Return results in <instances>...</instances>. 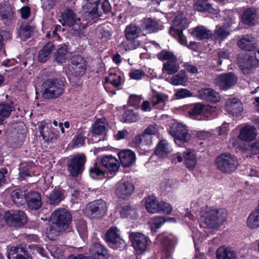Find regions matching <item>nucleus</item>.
<instances>
[{
    "label": "nucleus",
    "instance_id": "1",
    "mask_svg": "<svg viewBox=\"0 0 259 259\" xmlns=\"http://www.w3.org/2000/svg\"><path fill=\"white\" fill-rule=\"evenodd\" d=\"M227 215V211L224 208L211 209L205 206L200 212V226L217 229L226 220Z\"/></svg>",
    "mask_w": 259,
    "mask_h": 259
},
{
    "label": "nucleus",
    "instance_id": "2",
    "mask_svg": "<svg viewBox=\"0 0 259 259\" xmlns=\"http://www.w3.org/2000/svg\"><path fill=\"white\" fill-rule=\"evenodd\" d=\"M42 85L45 89L42 96L46 99L58 98L64 91L63 83L58 78H48L43 82Z\"/></svg>",
    "mask_w": 259,
    "mask_h": 259
},
{
    "label": "nucleus",
    "instance_id": "3",
    "mask_svg": "<svg viewBox=\"0 0 259 259\" xmlns=\"http://www.w3.org/2000/svg\"><path fill=\"white\" fill-rule=\"evenodd\" d=\"M86 161L84 154H77L67 157L66 166L69 176L76 178L81 175L84 170Z\"/></svg>",
    "mask_w": 259,
    "mask_h": 259
},
{
    "label": "nucleus",
    "instance_id": "4",
    "mask_svg": "<svg viewBox=\"0 0 259 259\" xmlns=\"http://www.w3.org/2000/svg\"><path fill=\"white\" fill-rule=\"evenodd\" d=\"M215 161L217 169L223 173H231L238 166L237 158L227 152L219 155Z\"/></svg>",
    "mask_w": 259,
    "mask_h": 259
},
{
    "label": "nucleus",
    "instance_id": "5",
    "mask_svg": "<svg viewBox=\"0 0 259 259\" xmlns=\"http://www.w3.org/2000/svg\"><path fill=\"white\" fill-rule=\"evenodd\" d=\"M237 63L244 74L250 73L252 67L259 65V49L254 55L246 53L239 54Z\"/></svg>",
    "mask_w": 259,
    "mask_h": 259
},
{
    "label": "nucleus",
    "instance_id": "6",
    "mask_svg": "<svg viewBox=\"0 0 259 259\" xmlns=\"http://www.w3.org/2000/svg\"><path fill=\"white\" fill-rule=\"evenodd\" d=\"M187 126L181 123H174L169 127V133L174 138L175 142L179 146L188 142L191 139V135L188 133Z\"/></svg>",
    "mask_w": 259,
    "mask_h": 259
},
{
    "label": "nucleus",
    "instance_id": "7",
    "mask_svg": "<svg viewBox=\"0 0 259 259\" xmlns=\"http://www.w3.org/2000/svg\"><path fill=\"white\" fill-rule=\"evenodd\" d=\"M145 207L148 212L152 213L169 214L172 210L169 203L163 201H158L154 196H149L146 198Z\"/></svg>",
    "mask_w": 259,
    "mask_h": 259
},
{
    "label": "nucleus",
    "instance_id": "8",
    "mask_svg": "<svg viewBox=\"0 0 259 259\" xmlns=\"http://www.w3.org/2000/svg\"><path fill=\"white\" fill-rule=\"evenodd\" d=\"M118 232L116 227H111L105 234V240L110 248L121 251L126 247V243L121 238Z\"/></svg>",
    "mask_w": 259,
    "mask_h": 259
},
{
    "label": "nucleus",
    "instance_id": "9",
    "mask_svg": "<svg viewBox=\"0 0 259 259\" xmlns=\"http://www.w3.org/2000/svg\"><path fill=\"white\" fill-rule=\"evenodd\" d=\"M38 130L42 139L47 143H53L59 137L58 130L52 127L51 121L43 120L39 122Z\"/></svg>",
    "mask_w": 259,
    "mask_h": 259
},
{
    "label": "nucleus",
    "instance_id": "10",
    "mask_svg": "<svg viewBox=\"0 0 259 259\" xmlns=\"http://www.w3.org/2000/svg\"><path fill=\"white\" fill-rule=\"evenodd\" d=\"M106 202L102 199H97L89 202L87 205L86 210L92 218L100 219L107 212Z\"/></svg>",
    "mask_w": 259,
    "mask_h": 259
},
{
    "label": "nucleus",
    "instance_id": "11",
    "mask_svg": "<svg viewBox=\"0 0 259 259\" xmlns=\"http://www.w3.org/2000/svg\"><path fill=\"white\" fill-rule=\"evenodd\" d=\"M52 217L54 220L53 223L63 230V231L69 228L72 220V215L66 209H59L55 210L52 214Z\"/></svg>",
    "mask_w": 259,
    "mask_h": 259
},
{
    "label": "nucleus",
    "instance_id": "12",
    "mask_svg": "<svg viewBox=\"0 0 259 259\" xmlns=\"http://www.w3.org/2000/svg\"><path fill=\"white\" fill-rule=\"evenodd\" d=\"M5 221L11 226H22L27 222V217L25 213L22 210H10L6 211L4 214Z\"/></svg>",
    "mask_w": 259,
    "mask_h": 259
},
{
    "label": "nucleus",
    "instance_id": "13",
    "mask_svg": "<svg viewBox=\"0 0 259 259\" xmlns=\"http://www.w3.org/2000/svg\"><path fill=\"white\" fill-rule=\"evenodd\" d=\"M132 246L138 254H141L145 252L150 242L148 236L140 232H136L131 236Z\"/></svg>",
    "mask_w": 259,
    "mask_h": 259
},
{
    "label": "nucleus",
    "instance_id": "14",
    "mask_svg": "<svg viewBox=\"0 0 259 259\" xmlns=\"http://www.w3.org/2000/svg\"><path fill=\"white\" fill-rule=\"evenodd\" d=\"M237 76L232 72L218 75L214 79L215 85L223 90L230 89L237 83Z\"/></svg>",
    "mask_w": 259,
    "mask_h": 259
},
{
    "label": "nucleus",
    "instance_id": "15",
    "mask_svg": "<svg viewBox=\"0 0 259 259\" xmlns=\"http://www.w3.org/2000/svg\"><path fill=\"white\" fill-rule=\"evenodd\" d=\"M64 23L68 26H74L76 30H81L84 29L87 24L82 23L80 18H76L74 12L70 9H66L62 14Z\"/></svg>",
    "mask_w": 259,
    "mask_h": 259
},
{
    "label": "nucleus",
    "instance_id": "16",
    "mask_svg": "<svg viewBox=\"0 0 259 259\" xmlns=\"http://www.w3.org/2000/svg\"><path fill=\"white\" fill-rule=\"evenodd\" d=\"M141 28L147 33H156L163 29V25L159 19L151 17L144 18L141 21Z\"/></svg>",
    "mask_w": 259,
    "mask_h": 259
},
{
    "label": "nucleus",
    "instance_id": "17",
    "mask_svg": "<svg viewBox=\"0 0 259 259\" xmlns=\"http://www.w3.org/2000/svg\"><path fill=\"white\" fill-rule=\"evenodd\" d=\"M25 199V203L30 210H37L42 206L41 194L36 191H27Z\"/></svg>",
    "mask_w": 259,
    "mask_h": 259
},
{
    "label": "nucleus",
    "instance_id": "18",
    "mask_svg": "<svg viewBox=\"0 0 259 259\" xmlns=\"http://www.w3.org/2000/svg\"><path fill=\"white\" fill-rule=\"evenodd\" d=\"M9 259H32L26 244L12 247L8 254Z\"/></svg>",
    "mask_w": 259,
    "mask_h": 259
},
{
    "label": "nucleus",
    "instance_id": "19",
    "mask_svg": "<svg viewBox=\"0 0 259 259\" xmlns=\"http://www.w3.org/2000/svg\"><path fill=\"white\" fill-rule=\"evenodd\" d=\"M102 165L108 170V175L112 178L118 171L119 168V163L117 159L112 155L103 156L101 159Z\"/></svg>",
    "mask_w": 259,
    "mask_h": 259
},
{
    "label": "nucleus",
    "instance_id": "20",
    "mask_svg": "<svg viewBox=\"0 0 259 259\" xmlns=\"http://www.w3.org/2000/svg\"><path fill=\"white\" fill-rule=\"evenodd\" d=\"M90 259H108L110 253L107 248L100 242L93 243L90 249Z\"/></svg>",
    "mask_w": 259,
    "mask_h": 259
},
{
    "label": "nucleus",
    "instance_id": "21",
    "mask_svg": "<svg viewBox=\"0 0 259 259\" xmlns=\"http://www.w3.org/2000/svg\"><path fill=\"white\" fill-rule=\"evenodd\" d=\"M135 190L134 185L131 182H124L119 184L115 189V194L119 198L128 199Z\"/></svg>",
    "mask_w": 259,
    "mask_h": 259
},
{
    "label": "nucleus",
    "instance_id": "22",
    "mask_svg": "<svg viewBox=\"0 0 259 259\" xmlns=\"http://www.w3.org/2000/svg\"><path fill=\"white\" fill-rule=\"evenodd\" d=\"M117 154L121 165L123 167H130L136 162L135 153L130 149L121 150Z\"/></svg>",
    "mask_w": 259,
    "mask_h": 259
},
{
    "label": "nucleus",
    "instance_id": "23",
    "mask_svg": "<svg viewBox=\"0 0 259 259\" xmlns=\"http://www.w3.org/2000/svg\"><path fill=\"white\" fill-rule=\"evenodd\" d=\"M226 110L234 116H238L243 111V105L236 98L229 99L226 101Z\"/></svg>",
    "mask_w": 259,
    "mask_h": 259
},
{
    "label": "nucleus",
    "instance_id": "24",
    "mask_svg": "<svg viewBox=\"0 0 259 259\" xmlns=\"http://www.w3.org/2000/svg\"><path fill=\"white\" fill-rule=\"evenodd\" d=\"M198 97L213 103H217L220 100L221 97L219 93L210 88L202 89L198 91Z\"/></svg>",
    "mask_w": 259,
    "mask_h": 259
},
{
    "label": "nucleus",
    "instance_id": "25",
    "mask_svg": "<svg viewBox=\"0 0 259 259\" xmlns=\"http://www.w3.org/2000/svg\"><path fill=\"white\" fill-rule=\"evenodd\" d=\"M65 190L61 187H56L49 194L48 202L53 205H58L65 198Z\"/></svg>",
    "mask_w": 259,
    "mask_h": 259
},
{
    "label": "nucleus",
    "instance_id": "26",
    "mask_svg": "<svg viewBox=\"0 0 259 259\" xmlns=\"http://www.w3.org/2000/svg\"><path fill=\"white\" fill-rule=\"evenodd\" d=\"M55 45L51 42L47 43L39 51L38 61L40 63H46L51 58V54L55 50Z\"/></svg>",
    "mask_w": 259,
    "mask_h": 259
},
{
    "label": "nucleus",
    "instance_id": "27",
    "mask_svg": "<svg viewBox=\"0 0 259 259\" xmlns=\"http://www.w3.org/2000/svg\"><path fill=\"white\" fill-rule=\"evenodd\" d=\"M82 11L84 15L89 18L94 19L100 16L98 11V3L95 2H87L83 7Z\"/></svg>",
    "mask_w": 259,
    "mask_h": 259
},
{
    "label": "nucleus",
    "instance_id": "28",
    "mask_svg": "<svg viewBox=\"0 0 259 259\" xmlns=\"http://www.w3.org/2000/svg\"><path fill=\"white\" fill-rule=\"evenodd\" d=\"M119 213L122 218L136 219L138 217L137 209L129 204H124L119 207Z\"/></svg>",
    "mask_w": 259,
    "mask_h": 259
},
{
    "label": "nucleus",
    "instance_id": "29",
    "mask_svg": "<svg viewBox=\"0 0 259 259\" xmlns=\"http://www.w3.org/2000/svg\"><path fill=\"white\" fill-rule=\"evenodd\" d=\"M26 193V191L18 188L11 192L10 197L15 204L20 206L25 204Z\"/></svg>",
    "mask_w": 259,
    "mask_h": 259
},
{
    "label": "nucleus",
    "instance_id": "30",
    "mask_svg": "<svg viewBox=\"0 0 259 259\" xmlns=\"http://www.w3.org/2000/svg\"><path fill=\"white\" fill-rule=\"evenodd\" d=\"M35 27L27 23H22L19 27L18 33L21 39L25 41L34 35Z\"/></svg>",
    "mask_w": 259,
    "mask_h": 259
},
{
    "label": "nucleus",
    "instance_id": "31",
    "mask_svg": "<svg viewBox=\"0 0 259 259\" xmlns=\"http://www.w3.org/2000/svg\"><path fill=\"white\" fill-rule=\"evenodd\" d=\"M242 21L246 25H254L256 22V11L254 8L245 10L242 14Z\"/></svg>",
    "mask_w": 259,
    "mask_h": 259
},
{
    "label": "nucleus",
    "instance_id": "32",
    "mask_svg": "<svg viewBox=\"0 0 259 259\" xmlns=\"http://www.w3.org/2000/svg\"><path fill=\"white\" fill-rule=\"evenodd\" d=\"M106 118H98L92 126V134L93 135H104L107 131L106 126Z\"/></svg>",
    "mask_w": 259,
    "mask_h": 259
},
{
    "label": "nucleus",
    "instance_id": "33",
    "mask_svg": "<svg viewBox=\"0 0 259 259\" xmlns=\"http://www.w3.org/2000/svg\"><path fill=\"white\" fill-rule=\"evenodd\" d=\"M15 107L13 102L5 103L0 104V124L7 118L11 112L15 110Z\"/></svg>",
    "mask_w": 259,
    "mask_h": 259
},
{
    "label": "nucleus",
    "instance_id": "34",
    "mask_svg": "<svg viewBox=\"0 0 259 259\" xmlns=\"http://www.w3.org/2000/svg\"><path fill=\"white\" fill-rule=\"evenodd\" d=\"M256 137L255 128L249 125L245 126L240 131L239 138L245 141L253 140Z\"/></svg>",
    "mask_w": 259,
    "mask_h": 259
},
{
    "label": "nucleus",
    "instance_id": "35",
    "mask_svg": "<svg viewBox=\"0 0 259 259\" xmlns=\"http://www.w3.org/2000/svg\"><path fill=\"white\" fill-rule=\"evenodd\" d=\"M89 174L92 178L98 180H103L107 177H110L108 175L107 171L101 169L97 162H95L90 167Z\"/></svg>",
    "mask_w": 259,
    "mask_h": 259
},
{
    "label": "nucleus",
    "instance_id": "36",
    "mask_svg": "<svg viewBox=\"0 0 259 259\" xmlns=\"http://www.w3.org/2000/svg\"><path fill=\"white\" fill-rule=\"evenodd\" d=\"M253 38L248 35L242 37L237 42L238 47L245 51H252L255 48Z\"/></svg>",
    "mask_w": 259,
    "mask_h": 259
},
{
    "label": "nucleus",
    "instance_id": "37",
    "mask_svg": "<svg viewBox=\"0 0 259 259\" xmlns=\"http://www.w3.org/2000/svg\"><path fill=\"white\" fill-rule=\"evenodd\" d=\"M69 51L66 45L60 47L54 54V60L58 64H63L66 62L68 57Z\"/></svg>",
    "mask_w": 259,
    "mask_h": 259
},
{
    "label": "nucleus",
    "instance_id": "38",
    "mask_svg": "<svg viewBox=\"0 0 259 259\" xmlns=\"http://www.w3.org/2000/svg\"><path fill=\"white\" fill-rule=\"evenodd\" d=\"M247 226L251 229L259 227V206L252 211L249 215L246 221Z\"/></svg>",
    "mask_w": 259,
    "mask_h": 259
},
{
    "label": "nucleus",
    "instance_id": "39",
    "mask_svg": "<svg viewBox=\"0 0 259 259\" xmlns=\"http://www.w3.org/2000/svg\"><path fill=\"white\" fill-rule=\"evenodd\" d=\"M217 259H237L235 252L229 248L222 246L216 252Z\"/></svg>",
    "mask_w": 259,
    "mask_h": 259
},
{
    "label": "nucleus",
    "instance_id": "40",
    "mask_svg": "<svg viewBox=\"0 0 259 259\" xmlns=\"http://www.w3.org/2000/svg\"><path fill=\"white\" fill-rule=\"evenodd\" d=\"M184 163L190 171L194 170V150L187 149L183 153Z\"/></svg>",
    "mask_w": 259,
    "mask_h": 259
},
{
    "label": "nucleus",
    "instance_id": "41",
    "mask_svg": "<svg viewBox=\"0 0 259 259\" xmlns=\"http://www.w3.org/2000/svg\"><path fill=\"white\" fill-rule=\"evenodd\" d=\"M170 152L168 144L165 140H160L155 150V154L160 157H165Z\"/></svg>",
    "mask_w": 259,
    "mask_h": 259
},
{
    "label": "nucleus",
    "instance_id": "42",
    "mask_svg": "<svg viewBox=\"0 0 259 259\" xmlns=\"http://www.w3.org/2000/svg\"><path fill=\"white\" fill-rule=\"evenodd\" d=\"M62 231H63V230L53 223L47 227L46 233L49 240H56Z\"/></svg>",
    "mask_w": 259,
    "mask_h": 259
},
{
    "label": "nucleus",
    "instance_id": "43",
    "mask_svg": "<svg viewBox=\"0 0 259 259\" xmlns=\"http://www.w3.org/2000/svg\"><path fill=\"white\" fill-rule=\"evenodd\" d=\"M125 37L126 39L130 41H134L136 38L139 36L140 33L137 26L134 24H131L127 25L124 30Z\"/></svg>",
    "mask_w": 259,
    "mask_h": 259
},
{
    "label": "nucleus",
    "instance_id": "44",
    "mask_svg": "<svg viewBox=\"0 0 259 259\" xmlns=\"http://www.w3.org/2000/svg\"><path fill=\"white\" fill-rule=\"evenodd\" d=\"M230 34V32L225 26H217L212 37L214 40H222L225 39Z\"/></svg>",
    "mask_w": 259,
    "mask_h": 259
},
{
    "label": "nucleus",
    "instance_id": "45",
    "mask_svg": "<svg viewBox=\"0 0 259 259\" xmlns=\"http://www.w3.org/2000/svg\"><path fill=\"white\" fill-rule=\"evenodd\" d=\"M157 240L165 250H170L174 246V239L165 235H159L157 237Z\"/></svg>",
    "mask_w": 259,
    "mask_h": 259
},
{
    "label": "nucleus",
    "instance_id": "46",
    "mask_svg": "<svg viewBox=\"0 0 259 259\" xmlns=\"http://www.w3.org/2000/svg\"><path fill=\"white\" fill-rule=\"evenodd\" d=\"M187 81V77L185 70H181L180 72L173 75L170 78V83L174 85H183Z\"/></svg>",
    "mask_w": 259,
    "mask_h": 259
},
{
    "label": "nucleus",
    "instance_id": "47",
    "mask_svg": "<svg viewBox=\"0 0 259 259\" xmlns=\"http://www.w3.org/2000/svg\"><path fill=\"white\" fill-rule=\"evenodd\" d=\"M211 35V32L203 26H198L195 27V36L199 39H208Z\"/></svg>",
    "mask_w": 259,
    "mask_h": 259
},
{
    "label": "nucleus",
    "instance_id": "48",
    "mask_svg": "<svg viewBox=\"0 0 259 259\" xmlns=\"http://www.w3.org/2000/svg\"><path fill=\"white\" fill-rule=\"evenodd\" d=\"M195 11L211 13L213 9L207 0H197L195 1Z\"/></svg>",
    "mask_w": 259,
    "mask_h": 259
},
{
    "label": "nucleus",
    "instance_id": "49",
    "mask_svg": "<svg viewBox=\"0 0 259 259\" xmlns=\"http://www.w3.org/2000/svg\"><path fill=\"white\" fill-rule=\"evenodd\" d=\"M139 118V115L135 113L133 109L125 111L122 115V121L126 123L136 122Z\"/></svg>",
    "mask_w": 259,
    "mask_h": 259
},
{
    "label": "nucleus",
    "instance_id": "50",
    "mask_svg": "<svg viewBox=\"0 0 259 259\" xmlns=\"http://www.w3.org/2000/svg\"><path fill=\"white\" fill-rule=\"evenodd\" d=\"M157 58L161 61L167 60V61L176 62L177 58L172 52L163 50L157 55Z\"/></svg>",
    "mask_w": 259,
    "mask_h": 259
},
{
    "label": "nucleus",
    "instance_id": "51",
    "mask_svg": "<svg viewBox=\"0 0 259 259\" xmlns=\"http://www.w3.org/2000/svg\"><path fill=\"white\" fill-rule=\"evenodd\" d=\"M176 62L167 61L163 63L162 70L165 71L168 75H173L179 69V65L176 63Z\"/></svg>",
    "mask_w": 259,
    "mask_h": 259
},
{
    "label": "nucleus",
    "instance_id": "52",
    "mask_svg": "<svg viewBox=\"0 0 259 259\" xmlns=\"http://www.w3.org/2000/svg\"><path fill=\"white\" fill-rule=\"evenodd\" d=\"M121 77L120 75L114 73H110L108 76L106 77L105 83H110L114 87H119L121 84Z\"/></svg>",
    "mask_w": 259,
    "mask_h": 259
},
{
    "label": "nucleus",
    "instance_id": "53",
    "mask_svg": "<svg viewBox=\"0 0 259 259\" xmlns=\"http://www.w3.org/2000/svg\"><path fill=\"white\" fill-rule=\"evenodd\" d=\"M208 109L207 106L200 103L195 104V120H201L204 119L205 112Z\"/></svg>",
    "mask_w": 259,
    "mask_h": 259
},
{
    "label": "nucleus",
    "instance_id": "54",
    "mask_svg": "<svg viewBox=\"0 0 259 259\" xmlns=\"http://www.w3.org/2000/svg\"><path fill=\"white\" fill-rule=\"evenodd\" d=\"M134 141L136 145L143 144L150 145L152 142V137L151 136L142 134L137 136L135 138Z\"/></svg>",
    "mask_w": 259,
    "mask_h": 259
},
{
    "label": "nucleus",
    "instance_id": "55",
    "mask_svg": "<svg viewBox=\"0 0 259 259\" xmlns=\"http://www.w3.org/2000/svg\"><path fill=\"white\" fill-rule=\"evenodd\" d=\"M167 98V96L162 93H156L154 95H152L151 102L153 106L161 103L164 104Z\"/></svg>",
    "mask_w": 259,
    "mask_h": 259
},
{
    "label": "nucleus",
    "instance_id": "56",
    "mask_svg": "<svg viewBox=\"0 0 259 259\" xmlns=\"http://www.w3.org/2000/svg\"><path fill=\"white\" fill-rule=\"evenodd\" d=\"M166 218L176 222L174 218L154 217L152 219V224L156 229H158L167 221Z\"/></svg>",
    "mask_w": 259,
    "mask_h": 259
},
{
    "label": "nucleus",
    "instance_id": "57",
    "mask_svg": "<svg viewBox=\"0 0 259 259\" xmlns=\"http://www.w3.org/2000/svg\"><path fill=\"white\" fill-rule=\"evenodd\" d=\"M75 227L80 236H83L87 232V224L83 219L77 220L75 223Z\"/></svg>",
    "mask_w": 259,
    "mask_h": 259
},
{
    "label": "nucleus",
    "instance_id": "58",
    "mask_svg": "<svg viewBox=\"0 0 259 259\" xmlns=\"http://www.w3.org/2000/svg\"><path fill=\"white\" fill-rule=\"evenodd\" d=\"M87 68V63L84 62L82 64H80L77 67L73 68V71L72 72V75L75 77H80L84 75L86 72Z\"/></svg>",
    "mask_w": 259,
    "mask_h": 259
},
{
    "label": "nucleus",
    "instance_id": "59",
    "mask_svg": "<svg viewBox=\"0 0 259 259\" xmlns=\"http://www.w3.org/2000/svg\"><path fill=\"white\" fill-rule=\"evenodd\" d=\"M9 177L8 169L7 167L0 168V188L8 183V178Z\"/></svg>",
    "mask_w": 259,
    "mask_h": 259
},
{
    "label": "nucleus",
    "instance_id": "60",
    "mask_svg": "<svg viewBox=\"0 0 259 259\" xmlns=\"http://www.w3.org/2000/svg\"><path fill=\"white\" fill-rule=\"evenodd\" d=\"M71 63L72 65V68H75V67H77V66L82 64V63H84L86 62V60L85 59L79 55H74L71 58Z\"/></svg>",
    "mask_w": 259,
    "mask_h": 259
},
{
    "label": "nucleus",
    "instance_id": "61",
    "mask_svg": "<svg viewBox=\"0 0 259 259\" xmlns=\"http://www.w3.org/2000/svg\"><path fill=\"white\" fill-rule=\"evenodd\" d=\"M182 110L186 115L191 119H194V104H191L185 105L182 107Z\"/></svg>",
    "mask_w": 259,
    "mask_h": 259
},
{
    "label": "nucleus",
    "instance_id": "62",
    "mask_svg": "<svg viewBox=\"0 0 259 259\" xmlns=\"http://www.w3.org/2000/svg\"><path fill=\"white\" fill-rule=\"evenodd\" d=\"M98 7L101 6V8L103 12L105 14L111 12V6L108 0H99L97 1Z\"/></svg>",
    "mask_w": 259,
    "mask_h": 259
},
{
    "label": "nucleus",
    "instance_id": "63",
    "mask_svg": "<svg viewBox=\"0 0 259 259\" xmlns=\"http://www.w3.org/2000/svg\"><path fill=\"white\" fill-rule=\"evenodd\" d=\"M24 143V140L19 136H15L11 139L10 146L13 148H20Z\"/></svg>",
    "mask_w": 259,
    "mask_h": 259
},
{
    "label": "nucleus",
    "instance_id": "64",
    "mask_svg": "<svg viewBox=\"0 0 259 259\" xmlns=\"http://www.w3.org/2000/svg\"><path fill=\"white\" fill-rule=\"evenodd\" d=\"M141 100L142 99L140 96L136 95H132L129 97L128 103L130 106H137L140 103Z\"/></svg>",
    "mask_w": 259,
    "mask_h": 259
}]
</instances>
